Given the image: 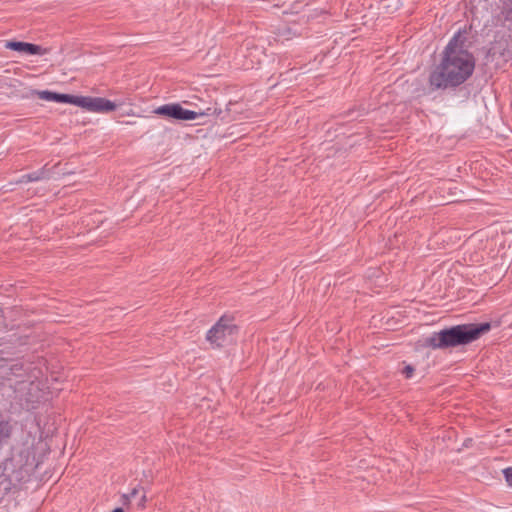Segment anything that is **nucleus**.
<instances>
[{"instance_id": "nucleus-1", "label": "nucleus", "mask_w": 512, "mask_h": 512, "mask_svg": "<svg viewBox=\"0 0 512 512\" xmlns=\"http://www.w3.org/2000/svg\"><path fill=\"white\" fill-rule=\"evenodd\" d=\"M465 32L458 31L449 41L440 64L430 73L432 89L455 88L466 82L475 70V58L464 48Z\"/></svg>"}, {"instance_id": "nucleus-2", "label": "nucleus", "mask_w": 512, "mask_h": 512, "mask_svg": "<svg viewBox=\"0 0 512 512\" xmlns=\"http://www.w3.org/2000/svg\"><path fill=\"white\" fill-rule=\"evenodd\" d=\"M491 329L489 322L455 325L433 333L425 344L433 349H446L470 344Z\"/></svg>"}, {"instance_id": "nucleus-3", "label": "nucleus", "mask_w": 512, "mask_h": 512, "mask_svg": "<svg viewBox=\"0 0 512 512\" xmlns=\"http://www.w3.org/2000/svg\"><path fill=\"white\" fill-rule=\"evenodd\" d=\"M238 334V326L233 318L222 316L207 332L206 340L214 348L224 347L235 341Z\"/></svg>"}, {"instance_id": "nucleus-4", "label": "nucleus", "mask_w": 512, "mask_h": 512, "mask_svg": "<svg viewBox=\"0 0 512 512\" xmlns=\"http://www.w3.org/2000/svg\"><path fill=\"white\" fill-rule=\"evenodd\" d=\"M154 112L166 118L181 121L194 120L197 117L204 115H215L217 117H220L221 119L225 118V116H223V111L220 108H217L216 106L209 107L206 109V111L195 112L192 110L184 109L179 103H170L157 107L154 110Z\"/></svg>"}, {"instance_id": "nucleus-5", "label": "nucleus", "mask_w": 512, "mask_h": 512, "mask_svg": "<svg viewBox=\"0 0 512 512\" xmlns=\"http://www.w3.org/2000/svg\"><path fill=\"white\" fill-rule=\"evenodd\" d=\"M73 105L96 113H108L117 107L114 102L106 98L89 96H74Z\"/></svg>"}, {"instance_id": "nucleus-6", "label": "nucleus", "mask_w": 512, "mask_h": 512, "mask_svg": "<svg viewBox=\"0 0 512 512\" xmlns=\"http://www.w3.org/2000/svg\"><path fill=\"white\" fill-rule=\"evenodd\" d=\"M5 48L29 55H42L44 53L41 46L20 41H7Z\"/></svg>"}, {"instance_id": "nucleus-7", "label": "nucleus", "mask_w": 512, "mask_h": 512, "mask_svg": "<svg viewBox=\"0 0 512 512\" xmlns=\"http://www.w3.org/2000/svg\"><path fill=\"white\" fill-rule=\"evenodd\" d=\"M39 99L58 103H69L73 104L74 95L62 94L49 90L36 91Z\"/></svg>"}, {"instance_id": "nucleus-8", "label": "nucleus", "mask_w": 512, "mask_h": 512, "mask_svg": "<svg viewBox=\"0 0 512 512\" xmlns=\"http://www.w3.org/2000/svg\"><path fill=\"white\" fill-rule=\"evenodd\" d=\"M49 170L46 169V167H42L41 169L37 170V171H34V172H31L29 174H25V175H22L17 183H28V182H36V181H41V180H44V179H48L49 178Z\"/></svg>"}, {"instance_id": "nucleus-9", "label": "nucleus", "mask_w": 512, "mask_h": 512, "mask_svg": "<svg viewBox=\"0 0 512 512\" xmlns=\"http://www.w3.org/2000/svg\"><path fill=\"white\" fill-rule=\"evenodd\" d=\"M11 426L8 422L0 421V447L7 441L11 436Z\"/></svg>"}, {"instance_id": "nucleus-10", "label": "nucleus", "mask_w": 512, "mask_h": 512, "mask_svg": "<svg viewBox=\"0 0 512 512\" xmlns=\"http://www.w3.org/2000/svg\"><path fill=\"white\" fill-rule=\"evenodd\" d=\"M502 472L508 486L512 487V467H507Z\"/></svg>"}, {"instance_id": "nucleus-11", "label": "nucleus", "mask_w": 512, "mask_h": 512, "mask_svg": "<svg viewBox=\"0 0 512 512\" xmlns=\"http://www.w3.org/2000/svg\"><path fill=\"white\" fill-rule=\"evenodd\" d=\"M414 367L412 365H405L403 370H402V374L405 376V378L409 379L413 376L414 374Z\"/></svg>"}, {"instance_id": "nucleus-12", "label": "nucleus", "mask_w": 512, "mask_h": 512, "mask_svg": "<svg viewBox=\"0 0 512 512\" xmlns=\"http://www.w3.org/2000/svg\"><path fill=\"white\" fill-rule=\"evenodd\" d=\"M138 493V490L137 489H133L131 491V493L129 494V498H134L136 496V494Z\"/></svg>"}, {"instance_id": "nucleus-13", "label": "nucleus", "mask_w": 512, "mask_h": 512, "mask_svg": "<svg viewBox=\"0 0 512 512\" xmlns=\"http://www.w3.org/2000/svg\"><path fill=\"white\" fill-rule=\"evenodd\" d=\"M112 512H124V510H123V508L118 507V508H115Z\"/></svg>"}, {"instance_id": "nucleus-14", "label": "nucleus", "mask_w": 512, "mask_h": 512, "mask_svg": "<svg viewBox=\"0 0 512 512\" xmlns=\"http://www.w3.org/2000/svg\"><path fill=\"white\" fill-rule=\"evenodd\" d=\"M145 499H146V496H145V495H143V496L141 497V501H140L139 505L143 506V502L145 501Z\"/></svg>"}]
</instances>
